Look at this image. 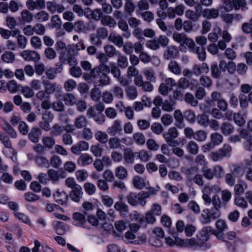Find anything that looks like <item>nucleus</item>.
Listing matches in <instances>:
<instances>
[{
  "label": "nucleus",
  "mask_w": 252,
  "mask_h": 252,
  "mask_svg": "<svg viewBox=\"0 0 252 252\" xmlns=\"http://www.w3.org/2000/svg\"><path fill=\"white\" fill-rule=\"evenodd\" d=\"M74 49L72 45H68V52L65 54L64 60H60L62 63H67L70 66H76L77 61L75 56L72 54Z\"/></svg>",
  "instance_id": "obj_8"
},
{
  "label": "nucleus",
  "mask_w": 252,
  "mask_h": 252,
  "mask_svg": "<svg viewBox=\"0 0 252 252\" xmlns=\"http://www.w3.org/2000/svg\"><path fill=\"white\" fill-rule=\"evenodd\" d=\"M73 219L75 221L74 224L77 226L86 227V222L85 215L79 212H75L73 214Z\"/></svg>",
  "instance_id": "obj_15"
},
{
  "label": "nucleus",
  "mask_w": 252,
  "mask_h": 252,
  "mask_svg": "<svg viewBox=\"0 0 252 252\" xmlns=\"http://www.w3.org/2000/svg\"><path fill=\"white\" fill-rule=\"evenodd\" d=\"M167 12L170 16L175 15H182L185 11V7L183 5L179 4L175 8L170 7L167 10Z\"/></svg>",
  "instance_id": "obj_28"
},
{
  "label": "nucleus",
  "mask_w": 252,
  "mask_h": 252,
  "mask_svg": "<svg viewBox=\"0 0 252 252\" xmlns=\"http://www.w3.org/2000/svg\"><path fill=\"white\" fill-rule=\"evenodd\" d=\"M23 21L17 22L13 17H7L6 19V24L8 27L10 29H13L16 26L19 24H24L25 22H30L32 21V17H22Z\"/></svg>",
  "instance_id": "obj_9"
},
{
  "label": "nucleus",
  "mask_w": 252,
  "mask_h": 252,
  "mask_svg": "<svg viewBox=\"0 0 252 252\" xmlns=\"http://www.w3.org/2000/svg\"><path fill=\"white\" fill-rule=\"evenodd\" d=\"M83 192L81 186L72 189L69 193L70 198L76 202H79L82 197Z\"/></svg>",
  "instance_id": "obj_14"
},
{
  "label": "nucleus",
  "mask_w": 252,
  "mask_h": 252,
  "mask_svg": "<svg viewBox=\"0 0 252 252\" xmlns=\"http://www.w3.org/2000/svg\"><path fill=\"white\" fill-rule=\"evenodd\" d=\"M76 82L73 79H68L64 83V88L67 92H71L76 87Z\"/></svg>",
  "instance_id": "obj_55"
},
{
  "label": "nucleus",
  "mask_w": 252,
  "mask_h": 252,
  "mask_svg": "<svg viewBox=\"0 0 252 252\" xmlns=\"http://www.w3.org/2000/svg\"><path fill=\"white\" fill-rule=\"evenodd\" d=\"M247 188L246 183L243 181H239L238 183L234 186V191L236 195L240 196L242 195L245 190Z\"/></svg>",
  "instance_id": "obj_31"
},
{
  "label": "nucleus",
  "mask_w": 252,
  "mask_h": 252,
  "mask_svg": "<svg viewBox=\"0 0 252 252\" xmlns=\"http://www.w3.org/2000/svg\"><path fill=\"white\" fill-rule=\"evenodd\" d=\"M135 156H136V152L134 153L131 149L127 148L124 150V158L126 163H133Z\"/></svg>",
  "instance_id": "obj_23"
},
{
  "label": "nucleus",
  "mask_w": 252,
  "mask_h": 252,
  "mask_svg": "<svg viewBox=\"0 0 252 252\" xmlns=\"http://www.w3.org/2000/svg\"><path fill=\"white\" fill-rule=\"evenodd\" d=\"M47 8L52 13H62L64 10V7L61 4L55 2L48 1L46 4Z\"/></svg>",
  "instance_id": "obj_17"
},
{
  "label": "nucleus",
  "mask_w": 252,
  "mask_h": 252,
  "mask_svg": "<svg viewBox=\"0 0 252 252\" xmlns=\"http://www.w3.org/2000/svg\"><path fill=\"white\" fill-rule=\"evenodd\" d=\"M41 134V131L39 128L33 127L29 134V138L33 143H37Z\"/></svg>",
  "instance_id": "obj_24"
},
{
  "label": "nucleus",
  "mask_w": 252,
  "mask_h": 252,
  "mask_svg": "<svg viewBox=\"0 0 252 252\" xmlns=\"http://www.w3.org/2000/svg\"><path fill=\"white\" fill-rule=\"evenodd\" d=\"M54 196L56 201L59 204L62 205L67 204L68 195L65 192L57 191Z\"/></svg>",
  "instance_id": "obj_16"
},
{
  "label": "nucleus",
  "mask_w": 252,
  "mask_h": 252,
  "mask_svg": "<svg viewBox=\"0 0 252 252\" xmlns=\"http://www.w3.org/2000/svg\"><path fill=\"white\" fill-rule=\"evenodd\" d=\"M162 135L169 146L175 147L178 144V142L174 140V139L178 136V132L176 127H172L170 128L167 131L164 132Z\"/></svg>",
  "instance_id": "obj_5"
},
{
  "label": "nucleus",
  "mask_w": 252,
  "mask_h": 252,
  "mask_svg": "<svg viewBox=\"0 0 252 252\" xmlns=\"http://www.w3.org/2000/svg\"><path fill=\"white\" fill-rule=\"evenodd\" d=\"M35 162L36 165L41 167H48L49 164L48 159L41 155H37L34 158Z\"/></svg>",
  "instance_id": "obj_39"
},
{
  "label": "nucleus",
  "mask_w": 252,
  "mask_h": 252,
  "mask_svg": "<svg viewBox=\"0 0 252 252\" xmlns=\"http://www.w3.org/2000/svg\"><path fill=\"white\" fill-rule=\"evenodd\" d=\"M232 147L228 144H225L223 147L219 150L223 158L229 156L232 151Z\"/></svg>",
  "instance_id": "obj_60"
},
{
  "label": "nucleus",
  "mask_w": 252,
  "mask_h": 252,
  "mask_svg": "<svg viewBox=\"0 0 252 252\" xmlns=\"http://www.w3.org/2000/svg\"><path fill=\"white\" fill-rule=\"evenodd\" d=\"M132 182L133 186L139 189H142L146 186V182L145 179L138 176H134Z\"/></svg>",
  "instance_id": "obj_29"
},
{
  "label": "nucleus",
  "mask_w": 252,
  "mask_h": 252,
  "mask_svg": "<svg viewBox=\"0 0 252 252\" xmlns=\"http://www.w3.org/2000/svg\"><path fill=\"white\" fill-rule=\"evenodd\" d=\"M55 229L58 235H62L69 230V227L68 225L62 221H56L55 225Z\"/></svg>",
  "instance_id": "obj_19"
},
{
  "label": "nucleus",
  "mask_w": 252,
  "mask_h": 252,
  "mask_svg": "<svg viewBox=\"0 0 252 252\" xmlns=\"http://www.w3.org/2000/svg\"><path fill=\"white\" fill-rule=\"evenodd\" d=\"M220 216V212L209 209H204L200 215L199 221L202 224H209L212 220L219 218Z\"/></svg>",
  "instance_id": "obj_2"
},
{
  "label": "nucleus",
  "mask_w": 252,
  "mask_h": 252,
  "mask_svg": "<svg viewBox=\"0 0 252 252\" xmlns=\"http://www.w3.org/2000/svg\"><path fill=\"white\" fill-rule=\"evenodd\" d=\"M108 144L110 148L117 149L121 147V140L117 137H112L109 139Z\"/></svg>",
  "instance_id": "obj_47"
},
{
  "label": "nucleus",
  "mask_w": 252,
  "mask_h": 252,
  "mask_svg": "<svg viewBox=\"0 0 252 252\" xmlns=\"http://www.w3.org/2000/svg\"><path fill=\"white\" fill-rule=\"evenodd\" d=\"M115 176L120 180L126 179L128 175L126 169L123 166H119L116 168Z\"/></svg>",
  "instance_id": "obj_34"
},
{
  "label": "nucleus",
  "mask_w": 252,
  "mask_h": 252,
  "mask_svg": "<svg viewBox=\"0 0 252 252\" xmlns=\"http://www.w3.org/2000/svg\"><path fill=\"white\" fill-rule=\"evenodd\" d=\"M108 39L119 47H121L123 45V38L120 35L111 33L108 37Z\"/></svg>",
  "instance_id": "obj_35"
},
{
  "label": "nucleus",
  "mask_w": 252,
  "mask_h": 252,
  "mask_svg": "<svg viewBox=\"0 0 252 252\" xmlns=\"http://www.w3.org/2000/svg\"><path fill=\"white\" fill-rule=\"evenodd\" d=\"M211 141L214 144V145H218L222 142L223 137L222 136L217 132L212 133L211 135Z\"/></svg>",
  "instance_id": "obj_58"
},
{
  "label": "nucleus",
  "mask_w": 252,
  "mask_h": 252,
  "mask_svg": "<svg viewBox=\"0 0 252 252\" xmlns=\"http://www.w3.org/2000/svg\"><path fill=\"white\" fill-rule=\"evenodd\" d=\"M234 202L236 206L242 209H246L248 207L246 200L240 196L235 197Z\"/></svg>",
  "instance_id": "obj_48"
},
{
  "label": "nucleus",
  "mask_w": 252,
  "mask_h": 252,
  "mask_svg": "<svg viewBox=\"0 0 252 252\" xmlns=\"http://www.w3.org/2000/svg\"><path fill=\"white\" fill-rule=\"evenodd\" d=\"M1 60L7 63H12L15 60V55L10 51H6L2 55Z\"/></svg>",
  "instance_id": "obj_50"
},
{
  "label": "nucleus",
  "mask_w": 252,
  "mask_h": 252,
  "mask_svg": "<svg viewBox=\"0 0 252 252\" xmlns=\"http://www.w3.org/2000/svg\"><path fill=\"white\" fill-rule=\"evenodd\" d=\"M143 73L146 77L147 81L152 82H155L156 77L154 70L151 68H146L143 69Z\"/></svg>",
  "instance_id": "obj_36"
},
{
  "label": "nucleus",
  "mask_w": 252,
  "mask_h": 252,
  "mask_svg": "<svg viewBox=\"0 0 252 252\" xmlns=\"http://www.w3.org/2000/svg\"><path fill=\"white\" fill-rule=\"evenodd\" d=\"M42 143L45 149H51L55 145V139L51 136H44L42 138Z\"/></svg>",
  "instance_id": "obj_27"
},
{
  "label": "nucleus",
  "mask_w": 252,
  "mask_h": 252,
  "mask_svg": "<svg viewBox=\"0 0 252 252\" xmlns=\"http://www.w3.org/2000/svg\"><path fill=\"white\" fill-rule=\"evenodd\" d=\"M95 139L100 143L105 144L107 142L108 137L105 132L99 130L94 134Z\"/></svg>",
  "instance_id": "obj_43"
},
{
  "label": "nucleus",
  "mask_w": 252,
  "mask_h": 252,
  "mask_svg": "<svg viewBox=\"0 0 252 252\" xmlns=\"http://www.w3.org/2000/svg\"><path fill=\"white\" fill-rule=\"evenodd\" d=\"M134 142L139 145H142L145 143L146 139L144 135L140 132H135L132 135Z\"/></svg>",
  "instance_id": "obj_46"
},
{
  "label": "nucleus",
  "mask_w": 252,
  "mask_h": 252,
  "mask_svg": "<svg viewBox=\"0 0 252 252\" xmlns=\"http://www.w3.org/2000/svg\"><path fill=\"white\" fill-rule=\"evenodd\" d=\"M136 156L142 161L146 162L151 158L148 151L142 150L139 152H136Z\"/></svg>",
  "instance_id": "obj_63"
},
{
  "label": "nucleus",
  "mask_w": 252,
  "mask_h": 252,
  "mask_svg": "<svg viewBox=\"0 0 252 252\" xmlns=\"http://www.w3.org/2000/svg\"><path fill=\"white\" fill-rule=\"evenodd\" d=\"M187 150L189 153L195 155L198 153L199 146L195 142L190 141L187 144Z\"/></svg>",
  "instance_id": "obj_41"
},
{
  "label": "nucleus",
  "mask_w": 252,
  "mask_h": 252,
  "mask_svg": "<svg viewBox=\"0 0 252 252\" xmlns=\"http://www.w3.org/2000/svg\"><path fill=\"white\" fill-rule=\"evenodd\" d=\"M176 86L175 80L172 78L167 77L164 82L161 83L158 87L159 93L164 96L168 95V93L172 90L173 88Z\"/></svg>",
  "instance_id": "obj_4"
},
{
  "label": "nucleus",
  "mask_w": 252,
  "mask_h": 252,
  "mask_svg": "<svg viewBox=\"0 0 252 252\" xmlns=\"http://www.w3.org/2000/svg\"><path fill=\"white\" fill-rule=\"evenodd\" d=\"M104 50L105 54L109 58L113 57L114 56H117L119 53L117 51L115 47L113 45H107L104 47Z\"/></svg>",
  "instance_id": "obj_45"
},
{
  "label": "nucleus",
  "mask_w": 252,
  "mask_h": 252,
  "mask_svg": "<svg viewBox=\"0 0 252 252\" xmlns=\"http://www.w3.org/2000/svg\"><path fill=\"white\" fill-rule=\"evenodd\" d=\"M122 131V126L120 120H116L113 122V125L109 127L107 132L112 136L115 135L117 133Z\"/></svg>",
  "instance_id": "obj_10"
},
{
  "label": "nucleus",
  "mask_w": 252,
  "mask_h": 252,
  "mask_svg": "<svg viewBox=\"0 0 252 252\" xmlns=\"http://www.w3.org/2000/svg\"><path fill=\"white\" fill-rule=\"evenodd\" d=\"M34 247L32 249V252H53V250L47 246H42L41 243L37 240L34 241Z\"/></svg>",
  "instance_id": "obj_22"
},
{
  "label": "nucleus",
  "mask_w": 252,
  "mask_h": 252,
  "mask_svg": "<svg viewBox=\"0 0 252 252\" xmlns=\"http://www.w3.org/2000/svg\"><path fill=\"white\" fill-rule=\"evenodd\" d=\"M63 100L66 105L73 106L75 105L76 102V98L75 95L72 94L67 93L63 95Z\"/></svg>",
  "instance_id": "obj_40"
},
{
  "label": "nucleus",
  "mask_w": 252,
  "mask_h": 252,
  "mask_svg": "<svg viewBox=\"0 0 252 252\" xmlns=\"http://www.w3.org/2000/svg\"><path fill=\"white\" fill-rule=\"evenodd\" d=\"M42 83L48 94H52L59 89V86L56 83H51L48 80H43Z\"/></svg>",
  "instance_id": "obj_21"
},
{
  "label": "nucleus",
  "mask_w": 252,
  "mask_h": 252,
  "mask_svg": "<svg viewBox=\"0 0 252 252\" xmlns=\"http://www.w3.org/2000/svg\"><path fill=\"white\" fill-rule=\"evenodd\" d=\"M173 38L174 40L181 44L179 46L180 50H182V48L184 47L183 44H185L189 48L191 47L193 45V40L187 37L186 35L183 33L174 32Z\"/></svg>",
  "instance_id": "obj_6"
},
{
  "label": "nucleus",
  "mask_w": 252,
  "mask_h": 252,
  "mask_svg": "<svg viewBox=\"0 0 252 252\" xmlns=\"http://www.w3.org/2000/svg\"><path fill=\"white\" fill-rule=\"evenodd\" d=\"M64 130V126L60 124L57 123L54 125L51 130L52 136H58L62 134Z\"/></svg>",
  "instance_id": "obj_38"
},
{
  "label": "nucleus",
  "mask_w": 252,
  "mask_h": 252,
  "mask_svg": "<svg viewBox=\"0 0 252 252\" xmlns=\"http://www.w3.org/2000/svg\"><path fill=\"white\" fill-rule=\"evenodd\" d=\"M117 64L122 68H125L128 65V60L126 57L122 55L120 52L117 55Z\"/></svg>",
  "instance_id": "obj_44"
},
{
  "label": "nucleus",
  "mask_w": 252,
  "mask_h": 252,
  "mask_svg": "<svg viewBox=\"0 0 252 252\" xmlns=\"http://www.w3.org/2000/svg\"><path fill=\"white\" fill-rule=\"evenodd\" d=\"M93 161V158L88 154H82L78 159V163L81 166L89 165Z\"/></svg>",
  "instance_id": "obj_25"
},
{
  "label": "nucleus",
  "mask_w": 252,
  "mask_h": 252,
  "mask_svg": "<svg viewBox=\"0 0 252 252\" xmlns=\"http://www.w3.org/2000/svg\"><path fill=\"white\" fill-rule=\"evenodd\" d=\"M189 50L197 54L198 59L201 61H204L206 58L205 49L204 47H196L194 42L191 47H189Z\"/></svg>",
  "instance_id": "obj_11"
},
{
  "label": "nucleus",
  "mask_w": 252,
  "mask_h": 252,
  "mask_svg": "<svg viewBox=\"0 0 252 252\" xmlns=\"http://www.w3.org/2000/svg\"><path fill=\"white\" fill-rule=\"evenodd\" d=\"M150 197V193L148 191H141L138 193L137 206L139 204L144 207L147 204V199Z\"/></svg>",
  "instance_id": "obj_20"
},
{
  "label": "nucleus",
  "mask_w": 252,
  "mask_h": 252,
  "mask_svg": "<svg viewBox=\"0 0 252 252\" xmlns=\"http://www.w3.org/2000/svg\"><path fill=\"white\" fill-rule=\"evenodd\" d=\"M1 128L12 138H15L17 136V132L5 120L0 125Z\"/></svg>",
  "instance_id": "obj_13"
},
{
  "label": "nucleus",
  "mask_w": 252,
  "mask_h": 252,
  "mask_svg": "<svg viewBox=\"0 0 252 252\" xmlns=\"http://www.w3.org/2000/svg\"><path fill=\"white\" fill-rule=\"evenodd\" d=\"M211 203L214 207L212 210L220 212V209L221 207V200L218 195H214L213 196Z\"/></svg>",
  "instance_id": "obj_57"
},
{
  "label": "nucleus",
  "mask_w": 252,
  "mask_h": 252,
  "mask_svg": "<svg viewBox=\"0 0 252 252\" xmlns=\"http://www.w3.org/2000/svg\"><path fill=\"white\" fill-rule=\"evenodd\" d=\"M138 193L134 192H129L126 196L127 202L132 206H137Z\"/></svg>",
  "instance_id": "obj_49"
},
{
  "label": "nucleus",
  "mask_w": 252,
  "mask_h": 252,
  "mask_svg": "<svg viewBox=\"0 0 252 252\" xmlns=\"http://www.w3.org/2000/svg\"><path fill=\"white\" fill-rule=\"evenodd\" d=\"M150 212L155 216H159L162 214L161 206L158 203H154L151 206Z\"/></svg>",
  "instance_id": "obj_64"
},
{
  "label": "nucleus",
  "mask_w": 252,
  "mask_h": 252,
  "mask_svg": "<svg viewBox=\"0 0 252 252\" xmlns=\"http://www.w3.org/2000/svg\"><path fill=\"white\" fill-rule=\"evenodd\" d=\"M47 173L49 177V180L52 181L53 183L58 182L60 178H65L64 173L60 174L58 171L54 169H49Z\"/></svg>",
  "instance_id": "obj_18"
},
{
  "label": "nucleus",
  "mask_w": 252,
  "mask_h": 252,
  "mask_svg": "<svg viewBox=\"0 0 252 252\" xmlns=\"http://www.w3.org/2000/svg\"><path fill=\"white\" fill-rule=\"evenodd\" d=\"M84 188L86 193L90 195L94 194L96 190L95 185L89 182H87L84 184Z\"/></svg>",
  "instance_id": "obj_62"
},
{
  "label": "nucleus",
  "mask_w": 252,
  "mask_h": 252,
  "mask_svg": "<svg viewBox=\"0 0 252 252\" xmlns=\"http://www.w3.org/2000/svg\"><path fill=\"white\" fill-rule=\"evenodd\" d=\"M169 70L175 75H179L181 73V68L179 64L175 61H171L168 65Z\"/></svg>",
  "instance_id": "obj_33"
},
{
  "label": "nucleus",
  "mask_w": 252,
  "mask_h": 252,
  "mask_svg": "<svg viewBox=\"0 0 252 252\" xmlns=\"http://www.w3.org/2000/svg\"><path fill=\"white\" fill-rule=\"evenodd\" d=\"M163 238H158L156 236H150L149 238L150 243L153 246L160 247L162 245V240Z\"/></svg>",
  "instance_id": "obj_59"
},
{
  "label": "nucleus",
  "mask_w": 252,
  "mask_h": 252,
  "mask_svg": "<svg viewBox=\"0 0 252 252\" xmlns=\"http://www.w3.org/2000/svg\"><path fill=\"white\" fill-rule=\"evenodd\" d=\"M56 50L60 54V60H64L65 54L68 52V46L66 47L65 43L62 41H58L56 43Z\"/></svg>",
  "instance_id": "obj_12"
},
{
  "label": "nucleus",
  "mask_w": 252,
  "mask_h": 252,
  "mask_svg": "<svg viewBox=\"0 0 252 252\" xmlns=\"http://www.w3.org/2000/svg\"><path fill=\"white\" fill-rule=\"evenodd\" d=\"M125 242L127 244H135L136 236L132 232L128 230L125 234Z\"/></svg>",
  "instance_id": "obj_61"
},
{
  "label": "nucleus",
  "mask_w": 252,
  "mask_h": 252,
  "mask_svg": "<svg viewBox=\"0 0 252 252\" xmlns=\"http://www.w3.org/2000/svg\"><path fill=\"white\" fill-rule=\"evenodd\" d=\"M20 56L27 62L37 63L40 59L39 54L33 50H24L20 53Z\"/></svg>",
  "instance_id": "obj_7"
},
{
  "label": "nucleus",
  "mask_w": 252,
  "mask_h": 252,
  "mask_svg": "<svg viewBox=\"0 0 252 252\" xmlns=\"http://www.w3.org/2000/svg\"><path fill=\"white\" fill-rule=\"evenodd\" d=\"M110 67L105 63H100L94 67L91 72L84 75V79L93 83L95 87H103L110 83V78L107 74L110 71Z\"/></svg>",
  "instance_id": "obj_1"
},
{
  "label": "nucleus",
  "mask_w": 252,
  "mask_h": 252,
  "mask_svg": "<svg viewBox=\"0 0 252 252\" xmlns=\"http://www.w3.org/2000/svg\"><path fill=\"white\" fill-rule=\"evenodd\" d=\"M177 51L174 47H169L165 51L164 56L165 58L169 60L171 58H175L177 56Z\"/></svg>",
  "instance_id": "obj_53"
},
{
  "label": "nucleus",
  "mask_w": 252,
  "mask_h": 252,
  "mask_svg": "<svg viewBox=\"0 0 252 252\" xmlns=\"http://www.w3.org/2000/svg\"><path fill=\"white\" fill-rule=\"evenodd\" d=\"M72 9L73 11L79 16L83 15V14L86 15V16H89L88 13L91 11L89 8H86L84 10L82 8L81 6L78 4H75L73 7Z\"/></svg>",
  "instance_id": "obj_52"
},
{
  "label": "nucleus",
  "mask_w": 252,
  "mask_h": 252,
  "mask_svg": "<svg viewBox=\"0 0 252 252\" xmlns=\"http://www.w3.org/2000/svg\"><path fill=\"white\" fill-rule=\"evenodd\" d=\"M114 207L116 211L121 213H127L129 211L128 205L123 201L122 198L115 203Z\"/></svg>",
  "instance_id": "obj_30"
},
{
  "label": "nucleus",
  "mask_w": 252,
  "mask_h": 252,
  "mask_svg": "<svg viewBox=\"0 0 252 252\" xmlns=\"http://www.w3.org/2000/svg\"><path fill=\"white\" fill-rule=\"evenodd\" d=\"M197 123L205 127L208 126L209 118L208 115L205 114H201L197 116L196 118Z\"/></svg>",
  "instance_id": "obj_42"
},
{
  "label": "nucleus",
  "mask_w": 252,
  "mask_h": 252,
  "mask_svg": "<svg viewBox=\"0 0 252 252\" xmlns=\"http://www.w3.org/2000/svg\"><path fill=\"white\" fill-rule=\"evenodd\" d=\"M31 44L32 47L35 49H40L42 46L41 39L37 36L31 38Z\"/></svg>",
  "instance_id": "obj_56"
},
{
  "label": "nucleus",
  "mask_w": 252,
  "mask_h": 252,
  "mask_svg": "<svg viewBox=\"0 0 252 252\" xmlns=\"http://www.w3.org/2000/svg\"><path fill=\"white\" fill-rule=\"evenodd\" d=\"M101 22L104 26L114 27L116 25V22L111 17H100Z\"/></svg>",
  "instance_id": "obj_51"
},
{
  "label": "nucleus",
  "mask_w": 252,
  "mask_h": 252,
  "mask_svg": "<svg viewBox=\"0 0 252 252\" xmlns=\"http://www.w3.org/2000/svg\"><path fill=\"white\" fill-rule=\"evenodd\" d=\"M175 102H170L168 100H164L162 103V109L166 112H171L175 109Z\"/></svg>",
  "instance_id": "obj_54"
},
{
  "label": "nucleus",
  "mask_w": 252,
  "mask_h": 252,
  "mask_svg": "<svg viewBox=\"0 0 252 252\" xmlns=\"http://www.w3.org/2000/svg\"><path fill=\"white\" fill-rule=\"evenodd\" d=\"M88 124L86 117L83 115L77 117L74 121V126L77 129H81L86 126Z\"/></svg>",
  "instance_id": "obj_26"
},
{
  "label": "nucleus",
  "mask_w": 252,
  "mask_h": 252,
  "mask_svg": "<svg viewBox=\"0 0 252 252\" xmlns=\"http://www.w3.org/2000/svg\"><path fill=\"white\" fill-rule=\"evenodd\" d=\"M223 7L226 11H230L233 9L238 10L241 9L242 10H245L247 9L246 7V3L245 0H225L223 3Z\"/></svg>",
  "instance_id": "obj_3"
},
{
  "label": "nucleus",
  "mask_w": 252,
  "mask_h": 252,
  "mask_svg": "<svg viewBox=\"0 0 252 252\" xmlns=\"http://www.w3.org/2000/svg\"><path fill=\"white\" fill-rule=\"evenodd\" d=\"M220 128L221 132L225 135H228L232 134L234 130V126L228 122L223 123L221 125Z\"/></svg>",
  "instance_id": "obj_32"
},
{
  "label": "nucleus",
  "mask_w": 252,
  "mask_h": 252,
  "mask_svg": "<svg viewBox=\"0 0 252 252\" xmlns=\"http://www.w3.org/2000/svg\"><path fill=\"white\" fill-rule=\"evenodd\" d=\"M126 96L130 99H134L138 95L136 88L134 86H128L126 90Z\"/></svg>",
  "instance_id": "obj_37"
}]
</instances>
